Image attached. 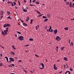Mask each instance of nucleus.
<instances>
[{"label": "nucleus", "instance_id": "obj_11", "mask_svg": "<svg viewBox=\"0 0 74 74\" xmlns=\"http://www.w3.org/2000/svg\"><path fill=\"white\" fill-rule=\"evenodd\" d=\"M23 10L24 12H27V10L26 9H23Z\"/></svg>", "mask_w": 74, "mask_h": 74}, {"label": "nucleus", "instance_id": "obj_55", "mask_svg": "<svg viewBox=\"0 0 74 74\" xmlns=\"http://www.w3.org/2000/svg\"><path fill=\"white\" fill-rule=\"evenodd\" d=\"M51 32H53V29H51Z\"/></svg>", "mask_w": 74, "mask_h": 74}, {"label": "nucleus", "instance_id": "obj_31", "mask_svg": "<svg viewBox=\"0 0 74 74\" xmlns=\"http://www.w3.org/2000/svg\"><path fill=\"white\" fill-rule=\"evenodd\" d=\"M43 18H47V17L45 16H43L42 17Z\"/></svg>", "mask_w": 74, "mask_h": 74}, {"label": "nucleus", "instance_id": "obj_24", "mask_svg": "<svg viewBox=\"0 0 74 74\" xmlns=\"http://www.w3.org/2000/svg\"><path fill=\"white\" fill-rule=\"evenodd\" d=\"M8 27H7L6 28H5V30H6V31H7L8 32Z\"/></svg>", "mask_w": 74, "mask_h": 74}, {"label": "nucleus", "instance_id": "obj_39", "mask_svg": "<svg viewBox=\"0 0 74 74\" xmlns=\"http://www.w3.org/2000/svg\"><path fill=\"white\" fill-rule=\"evenodd\" d=\"M0 66H3V64L0 63Z\"/></svg>", "mask_w": 74, "mask_h": 74}, {"label": "nucleus", "instance_id": "obj_34", "mask_svg": "<svg viewBox=\"0 0 74 74\" xmlns=\"http://www.w3.org/2000/svg\"><path fill=\"white\" fill-rule=\"evenodd\" d=\"M29 40H30V41H33V39L32 38H30L29 39Z\"/></svg>", "mask_w": 74, "mask_h": 74}, {"label": "nucleus", "instance_id": "obj_29", "mask_svg": "<svg viewBox=\"0 0 74 74\" xmlns=\"http://www.w3.org/2000/svg\"><path fill=\"white\" fill-rule=\"evenodd\" d=\"M71 45V46H73V42H71V44H70V45Z\"/></svg>", "mask_w": 74, "mask_h": 74}, {"label": "nucleus", "instance_id": "obj_60", "mask_svg": "<svg viewBox=\"0 0 74 74\" xmlns=\"http://www.w3.org/2000/svg\"><path fill=\"white\" fill-rule=\"evenodd\" d=\"M18 62H22V61L21 60H19Z\"/></svg>", "mask_w": 74, "mask_h": 74}, {"label": "nucleus", "instance_id": "obj_42", "mask_svg": "<svg viewBox=\"0 0 74 74\" xmlns=\"http://www.w3.org/2000/svg\"><path fill=\"white\" fill-rule=\"evenodd\" d=\"M12 61H11V60H10L9 61V62H10V63H12Z\"/></svg>", "mask_w": 74, "mask_h": 74}, {"label": "nucleus", "instance_id": "obj_20", "mask_svg": "<svg viewBox=\"0 0 74 74\" xmlns=\"http://www.w3.org/2000/svg\"><path fill=\"white\" fill-rule=\"evenodd\" d=\"M12 48H13V49L14 50H15V49H16V48H15V47H14V46L13 45L12 46Z\"/></svg>", "mask_w": 74, "mask_h": 74}, {"label": "nucleus", "instance_id": "obj_17", "mask_svg": "<svg viewBox=\"0 0 74 74\" xmlns=\"http://www.w3.org/2000/svg\"><path fill=\"white\" fill-rule=\"evenodd\" d=\"M64 29L66 30H68L69 29V28H68V27H66L64 28Z\"/></svg>", "mask_w": 74, "mask_h": 74}, {"label": "nucleus", "instance_id": "obj_33", "mask_svg": "<svg viewBox=\"0 0 74 74\" xmlns=\"http://www.w3.org/2000/svg\"><path fill=\"white\" fill-rule=\"evenodd\" d=\"M64 47H62L61 48V49H62V50H63V49H64Z\"/></svg>", "mask_w": 74, "mask_h": 74}, {"label": "nucleus", "instance_id": "obj_38", "mask_svg": "<svg viewBox=\"0 0 74 74\" xmlns=\"http://www.w3.org/2000/svg\"><path fill=\"white\" fill-rule=\"evenodd\" d=\"M70 70H71V71H73V69H72L71 68H70Z\"/></svg>", "mask_w": 74, "mask_h": 74}, {"label": "nucleus", "instance_id": "obj_58", "mask_svg": "<svg viewBox=\"0 0 74 74\" xmlns=\"http://www.w3.org/2000/svg\"><path fill=\"white\" fill-rule=\"evenodd\" d=\"M21 22H22L23 23L24 22V21H23V20H21Z\"/></svg>", "mask_w": 74, "mask_h": 74}, {"label": "nucleus", "instance_id": "obj_15", "mask_svg": "<svg viewBox=\"0 0 74 74\" xmlns=\"http://www.w3.org/2000/svg\"><path fill=\"white\" fill-rule=\"evenodd\" d=\"M69 5L70 7H71V2H70V3L69 4Z\"/></svg>", "mask_w": 74, "mask_h": 74}, {"label": "nucleus", "instance_id": "obj_63", "mask_svg": "<svg viewBox=\"0 0 74 74\" xmlns=\"http://www.w3.org/2000/svg\"><path fill=\"white\" fill-rule=\"evenodd\" d=\"M0 55H1V56H3V55L2 54H0Z\"/></svg>", "mask_w": 74, "mask_h": 74}, {"label": "nucleus", "instance_id": "obj_56", "mask_svg": "<svg viewBox=\"0 0 74 74\" xmlns=\"http://www.w3.org/2000/svg\"><path fill=\"white\" fill-rule=\"evenodd\" d=\"M39 68H40V69H43V68H41V67H39Z\"/></svg>", "mask_w": 74, "mask_h": 74}, {"label": "nucleus", "instance_id": "obj_18", "mask_svg": "<svg viewBox=\"0 0 74 74\" xmlns=\"http://www.w3.org/2000/svg\"><path fill=\"white\" fill-rule=\"evenodd\" d=\"M6 26H7L8 27H10V24H6Z\"/></svg>", "mask_w": 74, "mask_h": 74}, {"label": "nucleus", "instance_id": "obj_46", "mask_svg": "<svg viewBox=\"0 0 74 74\" xmlns=\"http://www.w3.org/2000/svg\"><path fill=\"white\" fill-rule=\"evenodd\" d=\"M69 72V71H66L65 73V74H66L67 73H68Z\"/></svg>", "mask_w": 74, "mask_h": 74}, {"label": "nucleus", "instance_id": "obj_45", "mask_svg": "<svg viewBox=\"0 0 74 74\" xmlns=\"http://www.w3.org/2000/svg\"><path fill=\"white\" fill-rule=\"evenodd\" d=\"M12 5L13 7H14V4H13V3H12Z\"/></svg>", "mask_w": 74, "mask_h": 74}, {"label": "nucleus", "instance_id": "obj_40", "mask_svg": "<svg viewBox=\"0 0 74 74\" xmlns=\"http://www.w3.org/2000/svg\"><path fill=\"white\" fill-rule=\"evenodd\" d=\"M35 27L36 30H37V29H38V28H37V26H36Z\"/></svg>", "mask_w": 74, "mask_h": 74}, {"label": "nucleus", "instance_id": "obj_48", "mask_svg": "<svg viewBox=\"0 0 74 74\" xmlns=\"http://www.w3.org/2000/svg\"><path fill=\"white\" fill-rule=\"evenodd\" d=\"M11 65L12 66H13V67H15V66H14V64H11Z\"/></svg>", "mask_w": 74, "mask_h": 74}, {"label": "nucleus", "instance_id": "obj_44", "mask_svg": "<svg viewBox=\"0 0 74 74\" xmlns=\"http://www.w3.org/2000/svg\"><path fill=\"white\" fill-rule=\"evenodd\" d=\"M66 68H68V65L67 64H66Z\"/></svg>", "mask_w": 74, "mask_h": 74}, {"label": "nucleus", "instance_id": "obj_32", "mask_svg": "<svg viewBox=\"0 0 74 74\" xmlns=\"http://www.w3.org/2000/svg\"><path fill=\"white\" fill-rule=\"evenodd\" d=\"M35 56H36V57H37V58H39V57H38V55L37 54H35Z\"/></svg>", "mask_w": 74, "mask_h": 74}, {"label": "nucleus", "instance_id": "obj_54", "mask_svg": "<svg viewBox=\"0 0 74 74\" xmlns=\"http://www.w3.org/2000/svg\"><path fill=\"white\" fill-rule=\"evenodd\" d=\"M3 17V16H1V18H2Z\"/></svg>", "mask_w": 74, "mask_h": 74}, {"label": "nucleus", "instance_id": "obj_26", "mask_svg": "<svg viewBox=\"0 0 74 74\" xmlns=\"http://www.w3.org/2000/svg\"><path fill=\"white\" fill-rule=\"evenodd\" d=\"M7 13L8 15H10V12L8 11L7 12Z\"/></svg>", "mask_w": 74, "mask_h": 74}, {"label": "nucleus", "instance_id": "obj_6", "mask_svg": "<svg viewBox=\"0 0 74 74\" xmlns=\"http://www.w3.org/2000/svg\"><path fill=\"white\" fill-rule=\"evenodd\" d=\"M64 60L65 61H68V60H67V58L66 57H64L63 58Z\"/></svg>", "mask_w": 74, "mask_h": 74}, {"label": "nucleus", "instance_id": "obj_62", "mask_svg": "<svg viewBox=\"0 0 74 74\" xmlns=\"http://www.w3.org/2000/svg\"><path fill=\"white\" fill-rule=\"evenodd\" d=\"M47 32H49V29H47Z\"/></svg>", "mask_w": 74, "mask_h": 74}, {"label": "nucleus", "instance_id": "obj_22", "mask_svg": "<svg viewBox=\"0 0 74 74\" xmlns=\"http://www.w3.org/2000/svg\"><path fill=\"white\" fill-rule=\"evenodd\" d=\"M7 24H4L3 25V27H7Z\"/></svg>", "mask_w": 74, "mask_h": 74}, {"label": "nucleus", "instance_id": "obj_59", "mask_svg": "<svg viewBox=\"0 0 74 74\" xmlns=\"http://www.w3.org/2000/svg\"><path fill=\"white\" fill-rule=\"evenodd\" d=\"M15 8L16 9H18L17 7H15Z\"/></svg>", "mask_w": 74, "mask_h": 74}, {"label": "nucleus", "instance_id": "obj_2", "mask_svg": "<svg viewBox=\"0 0 74 74\" xmlns=\"http://www.w3.org/2000/svg\"><path fill=\"white\" fill-rule=\"evenodd\" d=\"M23 38H24V37L23 36H20L18 38L20 40H21V41H22L24 40L23 39Z\"/></svg>", "mask_w": 74, "mask_h": 74}, {"label": "nucleus", "instance_id": "obj_19", "mask_svg": "<svg viewBox=\"0 0 74 74\" xmlns=\"http://www.w3.org/2000/svg\"><path fill=\"white\" fill-rule=\"evenodd\" d=\"M11 52V53L12 54V55H15V53H14V52L12 51Z\"/></svg>", "mask_w": 74, "mask_h": 74}, {"label": "nucleus", "instance_id": "obj_50", "mask_svg": "<svg viewBox=\"0 0 74 74\" xmlns=\"http://www.w3.org/2000/svg\"><path fill=\"white\" fill-rule=\"evenodd\" d=\"M62 71H61L60 72H59V74H61V73H62Z\"/></svg>", "mask_w": 74, "mask_h": 74}, {"label": "nucleus", "instance_id": "obj_37", "mask_svg": "<svg viewBox=\"0 0 74 74\" xmlns=\"http://www.w3.org/2000/svg\"><path fill=\"white\" fill-rule=\"evenodd\" d=\"M18 2L19 4V5H21V3H20V1H18Z\"/></svg>", "mask_w": 74, "mask_h": 74}, {"label": "nucleus", "instance_id": "obj_25", "mask_svg": "<svg viewBox=\"0 0 74 74\" xmlns=\"http://www.w3.org/2000/svg\"><path fill=\"white\" fill-rule=\"evenodd\" d=\"M1 15H3V11H1Z\"/></svg>", "mask_w": 74, "mask_h": 74}, {"label": "nucleus", "instance_id": "obj_23", "mask_svg": "<svg viewBox=\"0 0 74 74\" xmlns=\"http://www.w3.org/2000/svg\"><path fill=\"white\" fill-rule=\"evenodd\" d=\"M8 19H12V18H11V17L10 16H9L7 18Z\"/></svg>", "mask_w": 74, "mask_h": 74}, {"label": "nucleus", "instance_id": "obj_57", "mask_svg": "<svg viewBox=\"0 0 74 74\" xmlns=\"http://www.w3.org/2000/svg\"><path fill=\"white\" fill-rule=\"evenodd\" d=\"M29 5H30V6H33V5H32V4H30Z\"/></svg>", "mask_w": 74, "mask_h": 74}, {"label": "nucleus", "instance_id": "obj_3", "mask_svg": "<svg viewBox=\"0 0 74 74\" xmlns=\"http://www.w3.org/2000/svg\"><path fill=\"white\" fill-rule=\"evenodd\" d=\"M53 69L54 70H56L58 69V68H57V67L56 66V64H54L53 65Z\"/></svg>", "mask_w": 74, "mask_h": 74}, {"label": "nucleus", "instance_id": "obj_10", "mask_svg": "<svg viewBox=\"0 0 74 74\" xmlns=\"http://www.w3.org/2000/svg\"><path fill=\"white\" fill-rule=\"evenodd\" d=\"M4 32L5 34H7V32H8V31H6L5 30H4Z\"/></svg>", "mask_w": 74, "mask_h": 74}, {"label": "nucleus", "instance_id": "obj_12", "mask_svg": "<svg viewBox=\"0 0 74 74\" xmlns=\"http://www.w3.org/2000/svg\"><path fill=\"white\" fill-rule=\"evenodd\" d=\"M36 11L37 12V13H38V14H39V15H41V13L40 12H39V11L36 10Z\"/></svg>", "mask_w": 74, "mask_h": 74}, {"label": "nucleus", "instance_id": "obj_1", "mask_svg": "<svg viewBox=\"0 0 74 74\" xmlns=\"http://www.w3.org/2000/svg\"><path fill=\"white\" fill-rule=\"evenodd\" d=\"M56 39L57 41H59L60 40H61V38L60 37H59V36H57L56 38Z\"/></svg>", "mask_w": 74, "mask_h": 74}, {"label": "nucleus", "instance_id": "obj_47", "mask_svg": "<svg viewBox=\"0 0 74 74\" xmlns=\"http://www.w3.org/2000/svg\"><path fill=\"white\" fill-rule=\"evenodd\" d=\"M64 69H66V65H64Z\"/></svg>", "mask_w": 74, "mask_h": 74}, {"label": "nucleus", "instance_id": "obj_49", "mask_svg": "<svg viewBox=\"0 0 74 74\" xmlns=\"http://www.w3.org/2000/svg\"><path fill=\"white\" fill-rule=\"evenodd\" d=\"M36 0H34V1H32V2H33V3H34V2H35V1H36Z\"/></svg>", "mask_w": 74, "mask_h": 74}, {"label": "nucleus", "instance_id": "obj_30", "mask_svg": "<svg viewBox=\"0 0 74 74\" xmlns=\"http://www.w3.org/2000/svg\"><path fill=\"white\" fill-rule=\"evenodd\" d=\"M7 3L8 4H10V3H12V2H11V1H8L7 2Z\"/></svg>", "mask_w": 74, "mask_h": 74}, {"label": "nucleus", "instance_id": "obj_35", "mask_svg": "<svg viewBox=\"0 0 74 74\" xmlns=\"http://www.w3.org/2000/svg\"><path fill=\"white\" fill-rule=\"evenodd\" d=\"M17 33H18V34H21V32H17Z\"/></svg>", "mask_w": 74, "mask_h": 74}, {"label": "nucleus", "instance_id": "obj_9", "mask_svg": "<svg viewBox=\"0 0 74 74\" xmlns=\"http://www.w3.org/2000/svg\"><path fill=\"white\" fill-rule=\"evenodd\" d=\"M5 59H6V60L8 62H9V61H8V57H7L5 56Z\"/></svg>", "mask_w": 74, "mask_h": 74}, {"label": "nucleus", "instance_id": "obj_28", "mask_svg": "<svg viewBox=\"0 0 74 74\" xmlns=\"http://www.w3.org/2000/svg\"><path fill=\"white\" fill-rule=\"evenodd\" d=\"M36 4H40V2L38 1H37L36 2Z\"/></svg>", "mask_w": 74, "mask_h": 74}, {"label": "nucleus", "instance_id": "obj_8", "mask_svg": "<svg viewBox=\"0 0 74 74\" xmlns=\"http://www.w3.org/2000/svg\"><path fill=\"white\" fill-rule=\"evenodd\" d=\"M40 64L42 66L43 68H44V65L43 63H41Z\"/></svg>", "mask_w": 74, "mask_h": 74}, {"label": "nucleus", "instance_id": "obj_21", "mask_svg": "<svg viewBox=\"0 0 74 74\" xmlns=\"http://www.w3.org/2000/svg\"><path fill=\"white\" fill-rule=\"evenodd\" d=\"M2 33L3 36H5V34H4V32L2 31Z\"/></svg>", "mask_w": 74, "mask_h": 74}, {"label": "nucleus", "instance_id": "obj_43", "mask_svg": "<svg viewBox=\"0 0 74 74\" xmlns=\"http://www.w3.org/2000/svg\"><path fill=\"white\" fill-rule=\"evenodd\" d=\"M42 16V15L40 14L39 16H38V17H40V16Z\"/></svg>", "mask_w": 74, "mask_h": 74}, {"label": "nucleus", "instance_id": "obj_27", "mask_svg": "<svg viewBox=\"0 0 74 74\" xmlns=\"http://www.w3.org/2000/svg\"><path fill=\"white\" fill-rule=\"evenodd\" d=\"M47 21H48V18H46L44 20L45 22H47Z\"/></svg>", "mask_w": 74, "mask_h": 74}, {"label": "nucleus", "instance_id": "obj_52", "mask_svg": "<svg viewBox=\"0 0 74 74\" xmlns=\"http://www.w3.org/2000/svg\"><path fill=\"white\" fill-rule=\"evenodd\" d=\"M26 9L27 10H28V7H26Z\"/></svg>", "mask_w": 74, "mask_h": 74}, {"label": "nucleus", "instance_id": "obj_7", "mask_svg": "<svg viewBox=\"0 0 74 74\" xmlns=\"http://www.w3.org/2000/svg\"><path fill=\"white\" fill-rule=\"evenodd\" d=\"M23 25L24 26H27V24L25 23H23Z\"/></svg>", "mask_w": 74, "mask_h": 74}, {"label": "nucleus", "instance_id": "obj_41", "mask_svg": "<svg viewBox=\"0 0 74 74\" xmlns=\"http://www.w3.org/2000/svg\"><path fill=\"white\" fill-rule=\"evenodd\" d=\"M13 3H14V5H15V4H16V3L15 2H13Z\"/></svg>", "mask_w": 74, "mask_h": 74}, {"label": "nucleus", "instance_id": "obj_13", "mask_svg": "<svg viewBox=\"0 0 74 74\" xmlns=\"http://www.w3.org/2000/svg\"><path fill=\"white\" fill-rule=\"evenodd\" d=\"M30 21H31V22H30V24H32V22H33V20L32 19H31V20Z\"/></svg>", "mask_w": 74, "mask_h": 74}, {"label": "nucleus", "instance_id": "obj_4", "mask_svg": "<svg viewBox=\"0 0 74 74\" xmlns=\"http://www.w3.org/2000/svg\"><path fill=\"white\" fill-rule=\"evenodd\" d=\"M9 59H10L12 62H14V59L12 58H10Z\"/></svg>", "mask_w": 74, "mask_h": 74}, {"label": "nucleus", "instance_id": "obj_14", "mask_svg": "<svg viewBox=\"0 0 74 74\" xmlns=\"http://www.w3.org/2000/svg\"><path fill=\"white\" fill-rule=\"evenodd\" d=\"M49 27V30L50 32H51V29H52V27H51V26H50Z\"/></svg>", "mask_w": 74, "mask_h": 74}, {"label": "nucleus", "instance_id": "obj_5", "mask_svg": "<svg viewBox=\"0 0 74 74\" xmlns=\"http://www.w3.org/2000/svg\"><path fill=\"white\" fill-rule=\"evenodd\" d=\"M54 32L55 34H56L57 33H58V30L56 29H55L54 31Z\"/></svg>", "mask_w": 74, "mask_h": 74}, {"label": "nucleus", "instance_id": "obj_53", "mask_svg": "<svg viewBox=\"0 0 74 74\" xmlns=\"http://www.w3.org/2000/svg\"><path fill=\"white\" fill-rule=\"evenodd\" d=\"M45 60L46 62H48V60H47L46 59H45Z\"/></svg>", "mask_w": 74, "mask_h": 74}, {"label": "nucleus", "instance_id": "obj_64", "mask_svg": "<svg viewBox=\"0 0 74 74\" xmlns=\"http://www.w3.org/2000/svg\"><path fill=\"white\" fill-rule=\"evenodd\" d=\"M29 1L30 3H32V0H30Z\"/></svg>", "mask_w": 74, "mask_h": 74}, {"label": "nucleus", "instance_id": "obj_51", "mask_svg": "<svg viewBox=\"0 0 74 74\" xmlns=\"http://www.w3.org/2000/svg\"><path fill=\"white\" fill-rule=\"evenodd\" d=\"M68 73H69V74H71V73H70V71H69V72H68Z\"/></svg>", "mask_w": 74, "mask_h": 74}, {"label": "nucleus", "instance_id": "obj_61", "mask_svg": "<svg viewBox=\"0 0 74 74\" xmlns=\"http://www.w3.org/2000/svg\"><path fill=\"white\" fill-rule=\"evenodd\" d=\"M24 3H26V0H24Z\"/></svg>", "mask_w": 74, "mask_h": 74}, {"label": "nucleus", "instance_id": "obj_16", "mask_svg": "<svg viewBox=\"0 0 74 74\" xmlns=\"http://www.w3.org/2000/svg\"><path fill=\"white\" fill-rule=\"evenodd\" d=\"M29 17H27V18L26 19V21L28 22L29 21Z\"/></svg>", "mask_w": 74, "mask_h": 74}, {"label": "nucleus", "instance_id": "obj_36", "mask_svg": "<svg viewBox=\"0 0 74 74\" xmlns=\"http://www.w3.org/2000/svg\"><path fill=\"white\" fill-rule=\"evenodd\" d=\"M66 5H68V4H69V2H67L66 3Z\"/></svg>", "mask_w": 74, "mask_h": 74}]
</instances>
